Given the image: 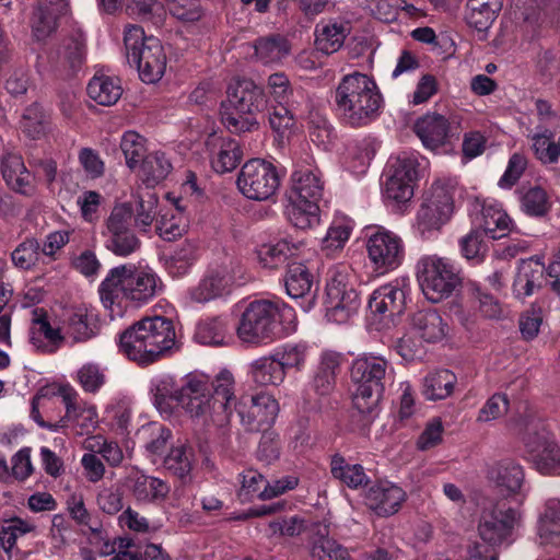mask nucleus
Masks as SVG:
<instances>
[{"label":"nucleus","instance_id":"nucleus-1","mask_svg":"<svg viewBox=\"0 0 560 560\" xmlns=\"http://www.w3.org/2000/svg\"><path fill=\"white\" fill-rule=\"evenodd\" d=\"M163 289L160 277L151 269L125 264L112 268L98 288L100 299L112 319L122 317L126 301L148 303Z\"/></svg>","mask_w":560,"mask_h":560},{"label":"nucleus","instance_id":"nucleus-2","mask_svg":"<svg viewBox=\"0 0 560 560\" xmlns=\"http://www.w3.org/2000/svg\"><path fill=\"white\" fill-rule=\"evenodd\" d=\"M119 348L139 364L156 362L178 349L174 323L163 316L142 318L120 335Z\"/></svg>","mask_w":560,"mask_h":560},{"label":"nucleus","instance_id":"nucleus-3","mask_svg":"<svg viewBox=\"0 0 560 560\" xmlns=\"http://www.w3.org/2000/svg\"><path fill=\"white\" fill-rule=\"evenodd\" d=\"M384 104L375 80L361 72L342 77L335 91V105L341 120L351 127H364L375 120Z\"/></svg>","mask_w":560,"mask_h":560},{"label":"nucleus","instance_id":"nucleus-4","mask_svg":"<svg viewBox=\"0 0 560 560\" xmlns=\"http://www.w3.org/2000/svg\"><path fill=\"white\" fill-rule=\"evenodd\" d=\"M509 429L522 441L537 471L560 476V445L545 421L522 416L511 421Z\"/></svg>","mask_w":560,"mask_h":560},{"label":"nucleus","instance_id":"nucleus-5","mask_svg":"<svg viewBox=\"0 0 560 560\" xmlns=\"http://www.w3.org/2000/svg\"><path fill=\"white\" fill-rule=\"evenodd\" d=\"M393 375L392 364L382 355L365 353L357 358L351 366V378L357 385L352 398L355 409L361 413H373Z\"/></svg>","mask_w":560,"mask_h":560},{"label":"nucleus","instance_id":"nucleus-6","mask_svg":"<svg viewBox=\"0 0 560 560\" xmlns=\"http://www.w3.org/2000/svg\"><path fill=\"white\" fill-rule=\"evenodd\" d=\"M293 316L291 307L273 300H254L247 303L236 326V335L243 342L266 343L275 339L280 318Z\"/></svg>","mask_w":560,"mask_h":560},{"label":"nucleus","instance_id":"nucleus-7","mask_svg":"<svg viewBox=\"0 0 560 560\" xmlns=\"http://www.w3.org/2000/svg\"><path fill=\"white\" fill-rule=\"evenodd\" d=\"M126 57L135 65L144 83H156L165 73L167 57L161 40L154 36L145 37L143 30L131 25L125 31Z\"/></svg>","mask_w":560,"mask_h":560},{"label":"nucleus","instance_id":"nucleus-8","mask_svg":"<svg viewBox=\"0 0 560 560\" xmlns=\"http://www.w3.org/2000/svg\"><path fill=\"white\" fill-rule=\"evenodd\" d=\"M460 268L450 258L424 255L416 265V276L425 299L439 303L462 284Z\"/></svg>","mask_w":560,"mask_h":560},{"label":"nucleus","instance_id":"nucleus-9","mask_svg":"<svg viewBox=\"0 0 560 560\" xmlns=\"http://www.w3.org/2000/svg\"><path fill=\"white\" fill-rule=\"evenodd\" d=\"M326 317L337 324L348 323L361 306L360 293L352 282V277L346 267L331 270L326 283L325 296Z\"/></svg>","mask_w":560,"mask_h":560},{"label":"nucleus","instance_id":"nucleus-10","mask_svg":"<svg viewBox=\"0 0 560 560\" xmlns=\"http://www.w3.org/2000/svg\"><path fill=\"white\" fill-rule=\"evenodd\" d=\"M454 194L453 185L441 180L433 183L417 213V229L423 238L431 237L451 220Z\"/></svg>","mask_w":560,"mask_h":560},{"label":"nucleus","instance_id":"nucleus-11","mask_svg":"<svg viewBox=\"0 0 560 560\" xmlns=\"http://www.w3.org/2000/svg\"><path fill=\"white\" fill-rule=\"evenodd\" d=\"M133 208L128 202L115 205L104 222L105 248L118 257H129L141 248V241L131 229Z\"/></svg>","mask_w":560,"mask_h":560},{"label":"nucleus","instance_id":"nucleus-12","mask_svg":"<svg viewBox=\"0 0 560 560\" xmlns=\"http://www.w3.org/2000/svg\"><path fill=\"white\" fill-rule=\"evenodd\" d=\"M178 405L185 412L203 423L215 424V402L211 395V378L202 373H189L182 381Z\"/></svg>","mask_w":560,"mask_h":560},{"label":"nucleus","instance_id":"nucleus-13","mask_svg":"<svg viewBox=\"0 0 560 560\" xmlns=\"http://www.w3.org/2000/svg\"><path fill=\"white\" fill-rule=\"evenodd\" d=\"M236 184L246 198L262 201L276 194L280 178L270 162L252 159L242 166Z\"/></svg>","mask_w":560,"mask_h":560},{"label":"nucleus","instance_id":"nucleus-14","mask_svg":"<svg viewBox=\"0 0 560 560\" xmlns=\"http://www.w3.org/2000/svg\"><path fill=\"white\" fill-rule=\"evenodd\" d=\"M524 511L520 506L485 510L478 523L479 537L489 546L498 547L510 542L515 528L522 526Z\"/></svg>","mask_w":560,"mask_h":560},{"label":"nucleus","instance_id":"nucleus-15","mask_svg":"<svg viewBox=\"0 0 560 560\" xmlns=\"http://www.w3.org/2000/svg\"><path fill=\"white\" fill-rule=\"evenodd\" d=\"M366 252L374 269L385 273L401 265L405 245L396 233L384 228H376L368 236Z\"/></svg>","mask_w":560,"mask_h":560},{"label":"nucleus","instance_id":"nucleus-16","mask_svg":"<svg viewBox=\"0 0 560 560\" xmlns=\"http://www.w3.org/2000/svg\"><path fill=\"white\" fill-rule=\"evenodd\" d=\"M418 168L419 162L415 155L402 154L393 159L388 165L385 198L396 205L410 201L418 179Z\"/></svg>","mask_w":560,"mask_h":560},{"label":"nucleus","instance_id":"nucleus-17","mask_svg":"<svg viewBox=\"0 0 560 560\" xmlns=\"http://www.w3.org/2000/svg\"><path fill=\"white\" fill-rule=\"evenodd\" d=\"M235 410L246 430L259 431L275 423L280 407L271 394L261 392L241 397L235 404Z\"/></svg>","mask_w":560,"mask_h":560},{"label":"nucleus","instance_id":"nucleus-18","mask_svg":"<svg viewBox=\"0 0 560 560\" xmlns=\"http://www.w3.org/2000/svg\"><path fill=\"white\" fill-rule=\"evenodd\" d=\"M490 478L506 499H511L522 509L530 488L526 483L525 472L520 464L512 460L500 462L491 470Z\"/></svg>","mask_w":560,"mask_h":560},{"label":"nucleus","instance_id":"nucleus-19","mask_svg":"<svg viewBox=\"0 0 560 560\" xmlns=\"http://www.w3.org/2000/svg\"><path fill=\"white\" fill-rule=\"evenodd\" d=\"M408 283L405 279H395L377 288L371 295L369 308L371 313L383 318H393L404 313Z\"/></svg>","mask_w":560,"mask_h":560},{"label":"nucleus","instance_id":"nucleus-20","mask_svg":"<svg viewBox=\"0 0 560 560\" xmlns=\"http://www.w3.org/2000/svg\"><path fill=\"white\" fill-rule=\"evenodd\" d=\"M51 70L60 77H71L77 73L85 60V40L82 36L71 37L48 57Z\"/></svg>","mask_w":560,"mask_h":560},{"label":"nucleus","instance_id":"nucleus-21","mask_svg":"<svg viewBox=\"0 0 560 560\" xmlns=\"http://www.w3.org/2000/svg\"><path fill=\"white\" fill-rule=\"evenodd\" d=\"M406 492L402 488L382 481L369 488L365 493V504L378 516H390L399 511L406 501Z\"/></svg>","mask_w":560,"mask_h":560},{"label":"nucleus","instance_id":"nucleus-22","mask_svg":"<svg viewBox=\"0 0 560 560\" xmlns=\"http://www.w3.org/2000/svg\"><path fill=\"white\" fill-rule=\"evenodd\" d=\"M31 322L30 341L34 348L44 353L56 352L65 341L60 327L50 323L43 308H35L32 312Z\"/></svg>","mask_w":560,"mask_h":560},{"label":"nucleus","instance_id":"nucleus-23","mask_svg":"<svg viewBox=\"0 0 560 560\" xmlns=\"http://www.w3.org/2000/svg\"><path fill=\"white\" fill-rule=\"evenodd\" d=\"M350 32V23L345 19L329 18L320 20L314 28L316 50L325 55L338 51L343 46Z\"/></svg>","mask_w":560,"mask_h":560},{"label":"nucleus","instance_id":"nucleus-24","mask_svg":"<svg viewBox=\"0 0 560 560\" xmlns=\"http://www.w3.org/2000/svg\"><path fill=\"white\" fill-rule=\"evenodd\" d=\"M226 104L243 114L257 115L267 106L264 90L252 80H237L228 89Z\"/></svg>","mask_w":560,"mask_h":560},{"label":"nucleus","instance_id":"nucleus-25","mask_svg":"<svg viewBox=\"0 0 560 560\" xmlns=\"http://www.w3.org/2000/svg\"><path fill=\"white\" fill-rule=\"evenodd\" d=\"M232 278L226 266L210 269L200 281L189 289L191 303L206 304L222 296L230 288Z\"/></svg>","mask_w":560,"mask_h":560},{"label":"nucleus","instance_id":"nucleus-26","mask_svg":"<svg viewBox=\"0 0 560 560\" xmlns=\"http://www.w3.org/2000/svg\"><path fill=\"white\" fill-rule=\"evenodd\" d=\"M323 190L322 174L316 166L300 165L292 173L289 198L318 202Z\"/></svg>","mask_w":560,"mask_h":560},{"label":"nucleus","instance_id":"nucleus-27","mask_svg":"<svg viewBox=\"0 0 560 560\" xmlns=\"http://www.w3.org/2000/svg\"><path fill=\"white\" fill-rule=\"evenodd\" d=\"M413 130L424 148L438 150L443 147L450 136V121L438 113H428L418 118Z\"/></svg>","mask_w":560,"mask_h":560},{"label":"nucleus","instance_id":"nucleus-28","mask_svg":"<svg viewBox=\"0 0 560 560\" xmlns=\"http://www.w3.org/2000/svg\"><path fill=\"white\" fill-rule=\"evenodd\" d=\"M1 172L5 184L15 192L31 196L35 191L34 177L21 155L5 154L1 160Z\"/></svg>","mask_w":560,"mask_h":560},{"label":"nucleus","instance_id":"nucleus-29","mask_svg":"<svg viewBox=\"0 0 560 560\" xmlns=\"http://www.w3.org/2000/svg\"><path fill=\"white\" fill-rule=\"evenodd\" d=\"M536 534L541 546H560V500L550 498L539 513Z\"/></svg>","mask_w":560,"mask_h":560},{"label":"nucleus","instance_id":"nucleus-30","mask_svg":"<svg viewBox=\"0 0 560 560\" xmlns=\"http://www.w3.org/2000/svg\"><path fill=\"white\" fill-rule=\"evenodd\" d=\"M211 395L217 408L215 424L225 425L232 416V401L234 400V378L231 372L222 371L214 380H211Z\"/></svg>","mask_w":560,"mask_h":560},{"label":"nucleus","instance_id":"nucleus-31","mask_svg":"<svg viewBox=\"0 0 560 560\" xmlns=\"http://www.w3.org/2000/svg\"><path fill=\"white\" fill-rule=\"evenodd\" d=\"M313 282V275L302 262H291L288 266L284 278L287 293L295 300L307 299V304L303 307L305 312L311 310L314 303Z\"/></svg>","mask_w":560,"mask_h":560},{"label":"nucleus","instance_id":"nucleus-32","mask_svg":"<svg viewBox=\"0 0 560 560\" xmlns=\"http://www.w3.org/2000/svg\"><path fill=\"white\" fill-rule=\"evenodd\" d=\"M546 282L545 266L537 260L522 261L513 282V293L517 299L533 295Z\"/></svg>","mask_w":560,"mask_h":560},{"label":"nucleus","instance_id":"nucleus-33","mask_svg":"<svg viewBox=\"0 0 560 560\" xmlns=\"http://www.w3.org/2000/svg\"><path fill=\"white\" fill-rule=\"evenodd\" d=\"M411 328L428 342L442 340L450 331L448 324L435 310H421L411 317Z\"/></svg>","mask_w":560,"mask_h":560},{"label":"nucleus","instance_id":"nucleus-34","mask_svg":"<svg viewBox=\"0 0 560 560\" xmlns=\"http://www.w3.org/2000/svg\"><path fill=\"white\" fill-rule=\"evenodd\" d=\"M339 368L340 355L338 353L334 351L322 352L311 381L312 389L320 396L331 393Z\"/></svg>","mask_w":560,"mask_h":560},{"label":"nucleus","instance_id":"nucleus-35","mask_svg":"<svg viewBox=\"0 0 560 560\" xmlns=\"http://www.w3.org/2000/svg\"><path fill=\"white\" fill-rule=\"evenodd\" d=\"M248 375L258 386H279L287 376L273 353L254 360L248 366Z\"/></svg>","mask_w":560,"mask_h":560},{"label":"nucleus","instance_id":"nucleus-36","mask_svg":"<svg viewBox=\"0 0 560 560\" xmlns=\"http://www.w3.org/2000/svg\"><path fill=\"white\" fill-rule=\"evenodd\" d=\"M138 438L142 442L147 456L152 463H156L166 450L172 431L163 424L151 422L141 427Z\"/></svg>","mask_w":560,"mask_h":560},{"label":"nucleus","instance_id":"nucleus-37","mask_svg":"<svg viewBox=\"0 0 560 560\" xmlns=\"http://www.w3.org/2000/svg\"><path fill=\"white\" fill-rule=\"evenodd\" d=\"M130 489L138 501L152 502L164 499L170 492V486L162 479L136 472L129 477Z\"/></svg>","mask_w":560,"mask_h":560},{"label":"nucleus","instance_id":"nucleus-38","mask_svg":"<svg viewBox=\"0 0 560 560\" xmlns=\"http://www.w3.org/2000/svg\"><path fill=\"white\" fill-rule=\"evenodd\" d=\"M88 94L97 104L112 106L120 98L122 88L117 78L95 74L88 84Z\"/></svg>","mask_w":560,"mask_h":560},{"label":"nucleus","instance_id":"nucleus-39","mask_svg":"<svg viewBox=\"0 0 560 560\" xmlns=\"http://www.w3.org/2000/svg\"><path fill=\"white\" fill-rule=\"evenodd\" d=\"M331 476L346 485L350 489H358L366 486L369 477L360 464H351L340 454H335L330 458Z\"/></svg>","mask_w":560,"mask_h":560},{"label":"nucleus","instance_id":"nucleus-40","mask_svg":"<svg viewBox=\"0 0 560 560\" xmlns=\"http://www.w3.org/2000/svg\"><path fill=\"white\" fill-rule=\"evenodd\" d=\"M92 317V314L83 307L69 313L65 320V339L69 338L72 343H80L93 338L96 331Z\"/></svg>","mask_w":560,"mask_h":560},{"label":"nucleus","instance_id":"nucleus-41","mask_svg":"<svg viewBox=\"0 0 560 560\" xmlns=\"http://www.w3.org/2000/svg\"><path fill=\"white\" fill-rule=\"evenodd\" d=\"M287 217L296 229H312L320 221L318 202L289 198Z\"/></svg>","mask_w":560,"mask_h":560},{"label":"nucleus","instance_id":"nucleus-42","mask_svg":"<svg viewBox=\"0 0 560 560\" xmlns=\"http://www.w3.org/2000/svg\"><path fill=\"white\" fill-rule=\"evenodd\" d=\"M217 149L211 155V165L217 173L233 171L241 160V149L234 139H214L212 143Z\"/></svg>","mask_w":560,"mask_h":560},{"label":"nucleus","instance_id":"nucleus-43","mask_svg":"<svg viewBox=\"0 0 560 560\" xmlns=\"http://www.w3.org/2000/svg\"><path fill=\"white\" fill-rule=\"evenodd\" d=\"M164 467L174 476L186 480L194 465V450L185 442L174 444L163 459Z\"/></svg>","mask_w":560,"mask_h":560},{"label":"nucleus","instance_id":"nucleus-44","mask_svg":"<svg viewBox=\"0 0 560 560\" xmlns=\"http://www.w3.org/2000/svg\"><path fill=\"white\" fill-rule=\"evenodd\" d=\"M187 222L184 208L177 201L175 209L166 210L160 215L156 222V232L164 241L172 242L185 233Z\"/></svg>","mask_w":560,"mask_h":560},{"label":"nucleus","instance_id":"nucleus-45","mask_svg":"<svg viewBox=\"0 0 560 560\" xmlns=\"http://www.w3.org/2000/svg\"><path fill=\"white\" fill-rule=\"evenodd\" d=\"M456 376L448 370L429 373L423 380V395L429 400L445 399L454 390Z\"/></svg>","mask_w":560,"mask_h":560},{"label":"nucleus","instance_id":"nucleus-46","mask_svg":"<svg viewBox=\"0 0 560 560\" xmlns=\"http://www.w3.org/2000/svg\"><path fill=\"white\" fill-rule=\"evenodd\" d=\"M229 338V325L222 316L199 323L195 332V339L199 343L208 346L225 345Z\"/></svg>","mask_w":560,"mask_h":560},{"label":"nucleus","instance_id":"nucleus-47","mask_svg":"<svg viewBox=\"0 0 560 560\" xmlns=\"http://www.w3.org/2000/svg\"><path fill=\"white\" fill-rule=\"evenodd\" d=\"M173 166L165 153L155 151L145 155L141 164L142 179L148 186H154L165 179Z\"/></svg>","mask_w":560,"mask_h":560},{"label":"nucleus","instance_id":"nucleus-48","mask_svg":"<svg viewBox=\"0 0 560 560\" xmlns=\"http://www.w3.org/2000/svg\"><path fill=\"white\" fill-rule=\"evenodd\" d=\"M126 10L130 16L155 26H162L167 16V10L159 0H130Z\"/></svg>","mask_w":560,"mask_h":560},{"label":"nucleus","instance_id":"nucleus-49","mask_svg":"<svg viewBox=\"0 0 560 560\" xmlns=\"http://www.w3.org/2000/svg\"><path fill=\"white\" fill-rule=\"evenodd\" d=\"M180 392L182 384L178 385L175 377L171 374H160L151 381V393L153 394L154 405L161 411L168 409V400L178 402Z\"/></svg>","mask_w":560,"mask_h":560},{"label":"nucleus","instance_id":"nucleus-50","mask_svg":"<svg viewBox=\"0 0 560 560\" xmlns=\"http://www.w3.org/2000/svg\"><path fill=\"white\" fill-rule=\"evenodd\" d=\"M327 528H324L322 536L314 540L311 546L310 556L312 560H352V557L345 546L334 538L326 537Z\"/></svg>","mask_w":560,"mask_h":560},{"label":"nucleus","instance_id":"nucleus-51","mask_svg":"<svg viewBox=\"0 0 560 560\" xmlns=\"http://www.w3.org/2000/svg\"><path fill=\"white\" fill-rule=\"evenodd\" d=\"M298 247L290 244L287 240H281L276 244H264L257 249V258L264 268L273 269L287 261L294 255Z\"/></svg>","mask_w":560,"mask_h":560},{"label":"nucleus","instance_id":"nucleus-52","mask_svg":"<svg viewBox=\"0 0 560 560\" xmlns=\"http://www.w3.org/2000/svg\"><path fill=\"white\" fill-rule=\"evenodd\" d=\"M310 347L304 342L287 343L273 352L282 370L301 372L306 365Z\"/></svg>","mask_w":560,"mask_h":560},{"label":"nucleus","instance_id":"nucleus-53","mask_svg":"<svg viewBox=\"0 0 560 560\" xmlns=\"http://www.w3.org/2000/svg\"><path fill=\"white\" fill-rule=\"evenodd\" d=\"M254 47L256 56L264 63L279 62L290 52L288 40L281 36L259 38Z\"/></svg>","mask_w":560,"mask_h":560},{"label":"nucleus","instance_id":"nucleus-54","mask_svg":"<svg viewBox=\"0 0 560 560\" xmlns=\"http://www.w3.org/2000/svg\"><path fill=\"white\" fill-rule=\"evenodd\" d=\"M511 220L500 208L488 206L482 209V228L479 229L492 240H499L510 231Z\"/></svg>","mask_w":560,"mask_h":560},{"label":"nucleus","instance_id":"nucleus-55","mask_svg":"<svg viewBox=\"0 0 560 560\" xmlns=\"http://www.w3.org/2000/svg\"><path fill=\"white\" fill-rule=\"evenodd\" d=\"M520 200L521 209L530 217H542L551 208L547 191L539 186L529 187L524 190Z\"/></svg>","mask_w":560,"mask_h":560},{"label":"nucleus","instance_id":"nucleus-56","mask_svg":"<svg viewBox=\"0 0 560 560\" xmlns=\"http://www.w3.org/2000/svg\"><path fill=\"white\" fill-rule=\"evenodd\" d=\"M221 120L232 133L253 131L258 128L256 115L243 114L226 103L222 105Z\"/></svg>","mask_w":560,"mask_h":560},{"label":"nucleus","instance_id":"nucleus-57","mask_svg":"<svg viewBox=\"0 0 560 560\" xmlns=\"http://www.w3.org/2000/svg\"><path fill=\"white\" fill-rule=\"evenodd\" d=\"M267 92L271 104L295 105L293 101L294 90L288 75L283 72H276L268 77Z\"/></svg>","mask_w":560,"mask_h":560},{"label":"nucleus","instance_id":"nucleus-58","mask_svg":"<svg viewBox=\"0 0 560 560\" xmlns=\"http://www.w3.org/2000/svg\"><path fill=\"white\" fill-rule=\"evenodd\" d=\"M485 236L487 235L479 229L471 230L469 233L464 235L459 240V249L462 256L467 260H471L476 264L480 262L488 250Z\"/></svg>","mask_w":560,"mask_h":560},{"label":"nucleus","instance_id":"nucleus-59","mask_svg":"<svg viewBox=\"0 0 560 560\" xmlns=\"http://www.w3.org/2000/svg\"><path fill=\"white\" fill-rule=\"evenodd\" d=\"M167 10L182 23L198 22L205 15V9L199 0H168Z\"/></svg>","mask_w":560,"mask_h":560},{"label":"nucleus","instance_id":"nucleus-60","mask_svg":"<svg viewBox=\"0 0 560 560\" xmlns=\"http://www.w3.org/2000/svg\"><path fill=\"white\" fill-rule=\"evenodd\" d=\"M158 207V197L151 191H147L138 197L135 223L140 232L147 233L154 221Z\"/></svg>","mask_w":560,"mask_h":560},{"label":"nucleus","instance_id":"nucleus-61","mask_svg":"<svg viewBox=\"0 0 560 560\" xmlns=\"http://www.w3.org/2000/svg\"><path fill=\"white\" fill-rule=\"evenodd\" d=\"M120 148L128 167L135 168L145 158L144 138L135 131L124 133Z\"/></svg>","mask_w":560,"mask_h":560},{"label":"nucleus","instance_id":"nucleus-62","mask_svg":"<svg viewBox=\"0 0 560 560\" xmlns=\"http://www.w3.org/2000/svg\"><path fill=\"white\" fill-rule=\"evenodd\" d=\"M294 105L271 104L269 108V124L273 131L280 136H285L295 124Z\"/></svg>","mask_w":560,"mask_h":560},{"label":"nucleus","instance_id":"nucleus-63","mask_svg":"<svg viewBox=\"0 0 560 560\" xmlns=\"http://www.w3.org/2000/svg\"><path fill=\"white\" fill-rule=\"evenodd\" d=\"M530 140L532 149L540 162L544 164L556 163V144L550 131L545 130L544 132L534 133Z\"/></svg>","mask_w":560,"mask_h":560},{"label":"nucleus","instance_id":"nucleus-64","mask_svg":"<svg viewBox=\"0 0 560 560\" xmlns=\"http://www.w3.org/2000/svg\"><path fill=\"white\" fill-rule=\"evenodd\" d=\"M40 256V245L34 240L21 243L12 253L13 264L21 269H30L36 265Z\"/></svg>","mask_w":560,"mask_h":560}]
</instances>
